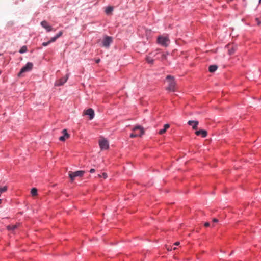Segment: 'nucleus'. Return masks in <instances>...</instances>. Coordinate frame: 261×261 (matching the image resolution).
<instances>
[{
  "mask_svg": "<svg viewBox=\"0 0 261 261\" xmlns=\"http://www.w3.org/2000/svg\"><path fill=\"white\" fill-rule=\"evenodd\" d=\"M195 134L197 136L201 135L202 137L204 138L207 136V131L204 129H200L195 132Z\"/></svg>",
  "mask_w": 261,
  "mask_h": 261,
  "instance_id": "4468645a",
  "label": "nucleus"
},
{
  "mask_svg": "<svg viewBox=\"0 0 261 261\" xmlns=\"http://www.w3.org/2000/svg\"><path fill=\"white\" fill-rule=\"evenodd\" d=\"M68 79V74H66L65 77L61 78L59 80H57L55 82V85L56 86H62L64 83H65L66 82Z\"/></svg>",
  "mask_w": 261,
  "mask_h": 261,
  "instance_id": "0eeeda50",
  "label": "nucleus"
},
{
  "mask_svg": "<svg viewBox=\"0 0 261 261\" xmlns=\"http://www.w3.org/2000/svg\"><path fill=\"white\" fill-rule=\"evenodd\" d=\"M31 193L32 196H36L37 195V189L35 188H33L31 189Z\"/></svg>",
  "mask_w": 261,
  "mask_h": 261,
  "instance_id": "aec40b11",
  "label": "nucleus"
},
{
  "mask_svg": "<svg viewBox=\"0 0 261 261\" xmlns=\"http://www.w3.org/2000/svg\"><path fill=\"white\" fill-rule=\"evenodd\" d=\"M63 34V32L62 31H60L56 35V37L57 38H59L60 37H61Z\"/></svg>",
  "mask_w": 261,
  "mask_h": 261,
  "instance_id": "b1692460",
  "label": "nucleus"
},
{
  "mask_svg": "<svg viewBox=\"0 0 261 261\" xmlns=\"http://www.w3.org/2000/svg\"><path fill=\"white\" fill-rule=\"evenodd\" d=\"M219 222V220H218V219H217V218H214V219H213V223H217V222Z\"/></svg>",
  "mask_w": 261,
  "mask_h": 261,
  "instance_id": "c85d7f7f",
  "label": "nucleus"
},
{
  "mask_svg": "<svg viewBox=\"0 0 261 261\" xmlns=\"http://www.w3.org/2000/svg\"><path fill=\"white\" fill-rule=\"evenodd\" d=\"M218 69V66L216 65H212L208 67V71L211 73H213Z\"/></svg>",
  "mask_w": 261,
  "mask_h": 261,
  "instance_id": "dca6fc26",
  "label": "nucleus"
},
{
  "mask_svg": "<svg viewBox=\"0 0 261 261\" xmlns=\"http://www.w3.org/2000/svg\"><path fill=\"white\" fill-rule=\"evenodd\" d=\"M7 228L8 230L13 231L17 228V225H8V226H7Z\"/></svg>",
  "mask_w": 261,
  "mask_h": 261,
  "instance_id": "a211bd4d",
  "label": "nucleus"
},
{
  "mask_svg": "<svg viewBox=\"0 0 261 261\" xmlns=\"http://www.w3.org/2000/svg\"><path fill=\"white\" fill-rule=\"evenodd\" d=\"M137 133H139V130H137Z\"/></svg>",
  "mask_w": 261,
  "mask_h": 261,
  "instance_id": "e433bc0d",
  "label": "nucleus"
},
{
  "mask_svg": "<svg viewBox=\"0 0 261 261\" xmlns=\"http://www.w3.org/2000/svg\"><path fill=\"white\" fill-rule=\"evenodd\" d=\"M41 25L44 29H45L47 32H50L53 30V28L51 25H49L46 21H42L41 22Z\"/></svg>",
  "mask_w": 261,
  "mask_h": 261,
  "instance_id": "9b49d317",
  "label": "nucleus"
},
{
  "mask_svg": "<svg viewBox=\"0 0 261 261\" xmlns=\"http://www.w3.org/2000/svg\"><path fill=\"white\" fill-rule=\"evenodd\" d=\"M50 44V43L49 41H47V42H43V43H42V46H46L48 45H49V44Z\"/></svg>",
  "mask_w": 261,
  "mask_h": 261,
  "instance_id": "393cba45",
  "label": "nucleus"
},
{
  "mask_svg": "<svg viewBox=\"0 0 261 261\" xmlns=\"http://www.w3.org/2000/svg\"><path fill=\"white\" fill-rule=\"evenodd\" d=\"M28 50V48H27V46L24 45V46H23L20 49V50H19V52L20 53V54H23L24 53H26Z\"/></svg>",
  "mask_w": 261,
  "mask_h": 261,
  "instance_id": "6ab92c4d",
  "label": "nucleus"
},
{
  "mask_svg": "<svg viewBox=\"0 0 261 261\" xmlns=\"http://www.w3.org/2000/svg\"><path fill=\"white\" fill-rule=\"evenodd\" d=\"M198 123V121L194 120H189L188 122V124L192 126V128L194 130H196L197 129Z\"/></svg>",
  "mask_w": 261,
  "mask_h": 261,
  "instance_id": "ddd939ff",
  "label": "nucleus"
},
{
  "mask_svg": "<svg viewBox=\"0 0 261 261\" xmlns=\"http://www.w3.org/2000/svg\"><path fill=\"white\" fill-rule=\"evenodd\" d=\"M146 60L149 64H153L154 62V60L150 58L149 57H147L146 58Z\"/></svg>",
  "mask_w": 261,
  "mask_h": 261,
  "instance_id": "412c9836",
  "label": "nucleus"
},
{
  "mask_svg": "<svg viewBox=\"0 0 261 261\" xmlns=\"http://www.w3.org/2000/svg\"><path fill=\"white\" fill-rule=\"evenodd\" d=\"M18 4V1H16L15 2V4Z\"/></svg>",
  "mask_w": 261,
  "mask_h": 261,
  "instance_id": "72a5a7b5",
  "label": "nucleus"
},
{
  "mask_svg": "<svg viewBox=\"0 0 261 261\" xmlns=\"http://www.w3.org/2000/svg\"><path fill=\"white\" fill-rule=\"evenodd\" d=\"M167 249L168 251H171L172 249H173V250H175V249H176V247H174V248H172L171 247H167Z\"/></svg>",
  "mask_w": 261,
  "mask_h": 261,
  "instance_id": "bb28decb",
  "label": "nucleus"
},
{
  "mask_svg": "<svg viewBox=\"0 0 261 261\" xmlns=\"http://www.w3.org/2000/svg\"><path fill=\"white\" fill-rule=\"evenodd\" d=\"M133 131L134 132L130 135L131 138H134L136 137H141L144 133V130L142 127L140 125H136L133 128Z\"/></svg>",
  "mask_w": 261,
  "mask_h": 261,
  "instance_id": "f03ea898",
  "label": "nucleus"
},
{
  "mask_svg": "<svg viewBox=\"0 0 261 261\" xmlns=\"http://www.w3.org/2000/svg\"><path fill=\"white\" fill-rule=\"evenodd\" d=\"M84 173L85 171L83 170H79L75 172L69 171L68 172V175L70 179L71 182H73L75 179V178L76 177H83L84 174Z\"/></svg>",
  "mask_w": 261,
  "mask_h": 261,
  "instance_id": "7ed1b4c3",
  "label": "nucleus"
},
{
  "mask_svg": "<svg viewBox=\"0 0 261 261\" xmlns=\"http://www.w3.org/2000/svg\"><path fill=\"white\" fill-rule=\"evenodd\" d=\"M170 127V125L169 124H166L164 125V128L163 129H160L159 131V134L160 135H163L166 133L167 129Z\"/></svg>",
  "mask_w": 261,
  "mask_h": 261,
  "instance_id": "2eb2a0df",
  "label": "nucleus"
},
{
  "mask_svg": "<svg viewBox=\"0 0 261 261\" xmlns=\"http://www.w3.org/2000/svg\"><path fill=\"white\" fill-rule=\"evenodd\" d=\"M84 114L89 116L90 120H92L94 117V111L92 108H89L84 111Z\"/></svg>",
  "mask_w": 261,
  "mask_h": 261,
  "instance_id": "6e6552de",
  "label": "nucleus"
},
{
  "mask_svg": "<svg viewBox=\"0 0 261 261\" xmlns=\"http://www.w3.org/2000/svg\"><path fill=\"white\" fill-rule=\"evenodd\" d=\"M113 10V7L112 6H108L107 7L105 12L108 15H110L112 13Z\"/></svg>",
  "mask_w": 261,
  "mask_h": 261,
  "instance_id": "f3484780",
  "label": "nucleus"
},
{
  "mask_svg": "<svg viewBox=\"0 0 261 261\" xmlns=\"http://www.w3.org/2000/svg\"><path fill=\"white\" fill-rule=\"evenodd\" d=\"M259 3H261V0H259Z\"/></svg>",
  "mask_w": 261,
  "mask_h": 261,
  "instance_id": "c9c22d12",
  "label": "nucleus"
},
{
  "mask_svg": "<svg viewBox=\"0 0 261 261\" xmlns=\"http://www.w3.org/2000/svg\"><path fill=\"white\" fill-rule=\"evenodd\" d=\"M100 59H96L95 60L96 63H97V64L99 63L100 62Z\"/></svg>",
  "mask_w": 261,
  "mask_h": 261,
  "instance_id": "2f4dec72",
  "label": "nucleus"
},
{
  "mask_svg": "<svg viewBox=\"0 0 261 261\" xmlns=\"http://www.w3.org/2000/svg\"><path fill=\"white\" fill-rule=\"evenodd\" d=\"M99 144L101 149H107L109 148L108 142L105 139L100 140Z\"/></svg>",
  "mask_w": 261,
  "mask_h": 261,
  "instance_id": "1a4fd4ad",
  "label": "nucleus"
},
{
  "mask_svg": "<svg viewBox=\"0 0 261 261\" xmlns=\"http://www.w3.org/2000/svg\"><path fill=\"white\" fill-rule=\"evenodd\" d=\"M166 80L169 83L168 86L167 88V90L170 91H175V87H176V82L175 81V79L173 76L170 75H167L166 77Z\"/></svg>",
  "mask_w": 261,
  "mask_h": 261,
  "instance_id": "f257e3e1",
  "label": "nucleus"
},
{
  "mask_svg": "<svg viewBox=\"0 0 261 261\" xmlns=\"http://www.w3.org/2000/svg\"><path fill=\"white\" fill-rule=\"evenodd\" d=\"M89 172L91 173H94L95 172V169H91L89 171Z\"/></svg>",
  "mask_w": 261,
  "mask_h": 261,
  "instance_id": "7c9ffc66",
  "label": "nucleus"
},
{
  "mask_svg": "<svg viewBox=\"0 0 261 261\" xmlns=\"http://www.w3.org/2000/svg\"><path fill=\"white\" fill-rule=\"evenodd\" d=\"M112 37L108 36H105L102 41V46L109 48L110 44L112 43Z\"/></svg>",
  "mask_w": 261,
  "mask_h": 261,
  "instance_id": "423d86ee",
  "label": "nucleus"
},
{
  "mask_svg": "<svg viewBox=\"0 0 261 261\" xmlns=\"http://www.w3.org/2000/svg\"><path fill=\"white\" fill-rule=\"evenodd\" d=\"M166 58H167V57H166V55H165V54L162 55V59H166Z\"/></svg>",
  "mask_w": 261,
  "mask_h": 261,
  "instance_id": "c756f323",
  "label": "nucleus"
},
{
  "mask_svg": "<svg viewBox=\"0 0 261 261\" xmlns=\"http://www.w3.org/2000/svg\"><path fill=\"white\" fill-rule=\"evenodd\" d=\"M58 38L56 37V36H54L53 37H52L50 40H49L50 43H52V42H54L55 41H56V40Z\"/></svg>",
  "mask_w": 261,
  "mask_h": 261,
  "instance_id": "5701e85b",
  "label": "nucleus"
},
{
  "mask_svg": "<svg viewBox=\"0 0 261 261\" xmlns=\"http://www.w3.org/2000/svg\"><path fill=\"white\" fill-rule=\"evenodd\" d=\"M179 244H180L179 242H176L174 243V245L176 246H178L179 245Z\"/></svg>",
  "mask_w": 261,
  "mask_h": 261,
  "instance_id": "473e14b6",
  "label": "nucleus"
},
{
  "mask_svg": "<svg viewBox=\"0 0 261 261\" xmlns=\"http://www.w3.org/2000/svg\"><path fill=\"white\" fill-rule=\"evenodd\" d=\"M2 199H0V204L2 203Z\"/></svg>",
  "mask_w": 261,
  "mask_h": 261,
  "instance_id": "f704fd0d",
  "label": "nucleus"
},
{
  "mask_svg": "<svg viewBox=\"0 0 261 261\" xmlns=\"http://www.w3.org/2000/svg\"><path fill=\"white\" fill-rule=\"evenodd\" d=\"M226 47L228 49V54L229 55H233L237 49V46L236 45H232L230 44L227 45Z\"/></svg>",
  "mask_w": 261,
  "mask_h": 261,
  "instance_id": "9d476101",
  "label": "nucleus"
},
{
  "mask_svg": "<svg viewBox=\"0 0 261 261\" xmlns=\"http://www.w3.org/2000/svg\"><path fill=\"white\" fill-rule=\"evenodd\" d=\"M98 176L99 177H102L103 178L106 179L107 177V173H102V174H98Z\"/></svg>",
  "mask_w": 261,
  "mask_h": 261,
  "instance_id": "4be33fe9",
  "label": "nucleus"
},
{
  "mask_svg": "<svg viewBox=\"0 0 261 261\" xmlns=\"http://www.w3.org/2000/svg\"><path fill=\"white\" fill-rule=\"evenodd\" d=\"M158 43L163 46H167L169 40L167 37L160 36L158 37Z\"/></svg>",
  "mask_w": 261,
  "mask_h": 261,
  "instance_id": "39448f33",
  "label": "nucleus"
},
{
  "mask_svg": "<svg viewBox=\"0 0 261 261\" xmlns=\"http://www.w3.org/2000/svg\"><path fill=\"white\" fill-rule=\"evenodd\" d=\"M33 66V64L31 62H28L25 66H24L21 69L19 72L18 73V76L21 77L22 74L26 72L30 71L32 70Z\"/></svg>",
  "mask_w": 261,
  "mask_h": 261,
  "instance_id": "20e7f679",
  "label": "nucleus"
},
{
  "mask_svg": "<svg viewBox=\"0 0 261 261\" xmlns=\"http://www.w3.org/2000/svg\"><path fill=\"white\" fill-rule=\"evenodd\" d=\"M204 226L206 227H209L210 226V224L209 222H206L204 223Z\"/></svg>",
  "mask_w": 261,
  "mask_h": 261,
  "instance_id": "cd10ccee",
  "label": "nucleus"
},
{
  "mask_svg": "<svg viewBox=\"0 0 261 261\" xmlns=\"http://www.w3.org/2000/svg\"><path fill=\"white\" fill-rule=\"evenodd\" d=\"M255 20H256V21L257 22V25H260L261 24V21H260L259 18H256Z\"/></svg>",
  "mask_w": 261,
  "mask_h": 261,
  "instance_id": "a878e982",
  "label": "nucleus"
},
{
  "mask_svg": "<svg viewBox=\"0 0 261 261\" xmlns=\"http://www.w3.org/2000/svg\"><path fill=\"white\" fill-rule=\"evenodd\" d=\"M63 135L60 136L59 138L61 141H64L67 138L69 137V134L68 133L67 129H64L62 132Z\"/></svg>",
  "mask_w": 261,
  "mask_h": 261,
  "instance_id": "f8f14e48",
  "label": "nucleus"
}]
</instances>
